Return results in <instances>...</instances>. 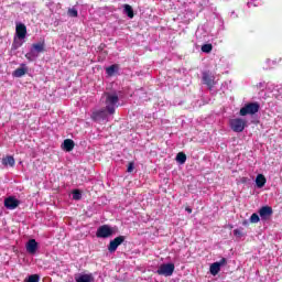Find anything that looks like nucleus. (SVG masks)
Instances as JSON below:
<instances>
[{
  "instance_id": "a878e982",
  "label": "nucleus",
  "mask_w": 282,
  "mask_h": 282,
  "mask_svg": "<svg viewBox=\"0 0 282 282\" xmlns=\"http://www.w3.org/2000/svg\"><path fill=\"white\" fill-rule=\"evenodd\" d=\"M68 17L76 19V17H78V10H76V8L68 9Z\"/></svg>"
},
{
  "instance_id": "b1692460",
  "label": "nucleus",
  "mask_w": 282,
  "mask_h": 282,
  "mask_svg": "<svg viewBox=\"0 0 282 282\" xmlns=\"http://www.w3.org/2000/svg\"><path fill=\"white\" fill-rule=\"evenodd\" d=\"M202 52L205 54H210L213 52V44H204L202 46Z\"/></svg>"
},
{
  "instance_id": "5701e85b",
  "label": "nucleus",
  "mask_w": 282,
  "mask_h": 282,
  "mask_svg": "<svg viewBox=\"0 0 282 282\" xmlns=\"http://www.w3.org/2000/svg\"><path fill=\"white\" fill-rule=\"evenodd\" d=\"M176 162H178V164H184L186 162V154L183 152H180L176 155Z\"/></svg>"
},
{
  "instance_id": "cd10ccee",
  "label": "nucleus",
  "mask_w": 282,
  "mask_h": 282,
  "mask_svg": "<svg viewBox=\"0 0 282 282\" xmlns=\"http://www.w3.org/2000/svg\"><path fill=\"white\" fill-rule=\"evenodd\" d=\"M259 221H260L259 215L258 214H252L251 217H250V223L251 224H259Z\"/></svg>"
},
{
  "instance_id": "393cba45",
  "label": "nucleus",
  "mask_w": 282,
  "mask_h": 282,
  "mask_svg": "<svg viewBox=\"0 0 282 282\" xmlns=\"http://www.w3.org/2000/svg\"><path fill=\"white\" fill-rule=\"evenodd\" d=\"M234 235L237 237V239H241V237H245L243 228L235 229Z\"/></svg>"
},
{
  "instance_id": "f257e3e1",
  "label": "nucleus",
  "mask_w": 282,
  "mask_h": 282,
  "mask_svg": "<svg viewBox=\"0 0 282 282\" xmlns=\"http://www.w3.org/2000/svg\"><path fill=\"white\" fill-rule=\"evenodd\" d=\"M106 105V109L110 116H113L116 113V108L118 107L119 98L116 93H105L101 97Z\"/></svg>"
},
{
  "instance_id": "c756f323",
  "label": "nucleus",
  "mask_w": 282,
  "mask_h": 282,
  "mask_svg": "<svg viewBox=\"0 0 282 282\" xmlns=\"http://www.w3.org/2000/svg\"><path fill=\"white\" fill-rule=\"evenodd\" d=\"M133 169H134L133 163H129V165H128V173H132Z\"/></svg>"
},
{
  "instance_id": "9b49d317",
  "label": "nucleus",
  "mask_w": 282,
  "mask_h": 282,
  "mask_svg": "<svg viewBox=\"0 0 282 282\" xmlns=\"http://www.w3.org/2000/svg\"><path fill=\"white\" fill-rule=\"evenodd\" d=\"M224 263H226V259H223L220 262H214L209 268L210 274H213V276H217V274H219V272L221 270V265H224Z\"/></svg>"
},
{
  "instance_id": "dca6fc26",
  "label": "nucleus",
  "mask_w": 282,
  "mask_h": 282,
  "mask_svg": "<svg viewBox=\"0 0 282 282\" xmlns=\"http://www.w3.org/2000/svg\"><path fill=\"white\" fill-rule=\"evenodd\" d=\"M31 50L37 55L41 54V52H45V41L33 44Z\"/></svg>"
},
{
  "instance_id": "f8f14e48",
  "label": "nucleus",
  "mask_w": 282,
  "mask_h": 282,
  "mask_svg": "<svg viewBox=\"0 0 282 282\" xmlns=\"http://www.w3.org/2000/svg\"><path fill=\"white\" fill-rule=\"evenodd\" d=\"M36 250H39V242H36L35 239H30L26 242V252H29V254H36Z\"/></svg>"
},
{
  "instance_id": "7c9ffc66",
  "label": "nucleus",
  "mask_w": 282,
  "mask_h": 282,
  "mask_svg": "<svg viewBox=\"0 0 282 282\" xmlns=\"http://www.w3.org/2000/svg\"><path fill=\"white\" fill-rule=\"evenodd\" d=\"M241 182H242V184H246L248 182V178L247 177H242Z\"/></svg>"
},
{
  "instance_id": "2f4dec72",
  "label": "nucleus",
  "mask_w": 282,
  "mask_h": 282,
  "mask_svg": "<svg viewBox=\"0 0 282 282\" xmlns=\"http://www.w3.org/2000/svg\"><path fill=\"white\" fill-rule=\"evenodd\" d=\"M185 210L189 214L193 213V209H191L189 207L185 208Z\"/></svg>"
},
{
  "instance_id": "6e6552de",
  "label": "nucleus",
  "mask_w": 282,
  "mask_h": 282,
  "mask_svg": "<svg viewBox=\"0 0 282 282\" xmlns=\"http://www.w3.org/2000/svg\"><path fill=\"white\" fill-rule=\"evenodd\" d=\"M121 243H124V236H119L111 240L108 246L109 252H116V250H118V246H121Z\"/></svg>"
},
{
  "instance_id": "20e7f679",
  "label": "nucleus",
  "mask_w": 282,
  "mask_h": 282,
  "mask_svg": "<svg viewBox=\"0 0 282 282\" xmlns=\"http://www.w3.org/2000/svg\"><path fill=\"white\" fill-rule=\"evenodd\" d=\"M109 116H111V113H109L107 109L95 110L91 113V120L95 122H109Z\"/></svg>"
},
{
  "instance_id": "7ed1b4c3",
  "label": "nucleus",
  "mask_w": 282,
  "mask_h": 282,
  "mask_svg": "<svg viewBox=\"0 0 282 282\" xmlns=\"http://www.w3.org/2000/svg\"><path fill=\"white\" fill-rule=\"evenodd\" d=\"M248 121L241 118L230 119L229 127L235 133H241L246 129Z\"/></svg>"
},
{
  "instance_id": "2eb2a0df",
  "label": "nucleus",
  "mask_w": 282,
  "mask_h": 282,
  "mask_svg": "<svg viewBox=\"0 0 282 282\" xmlns=\"http://www.w3.org/2000/svg\"><path fill=\"white\" fill-rule=\"evenodd\" d=\"M203 83L207 85V87L213 88L215 86V78L210 76L208 73H204Z\"/></svg>"
},
{
  "instance_id": "412c9836",
  "label": "nucleus",
  "mask_w": 282,
  "mask_h": 282,
  "mask_svg": "<svg viewBox=\"0 0 282 282\" xmlns=\"http://www.w3.org/2000/svg\"><path fill=\"white\" fill-rule=\"evenodd\" d=\"M25 58H28V61L32 62V61H36V58H39V54H36L34 51H31L29 53L25 54Z\"/></svg>"
},
{
  "instance_id": "f3484780",
  "label": "nucleus",
  "mask_w": 282,
  "mask_h": 282,
  "mask_svg": "<svg viewBox=\"0 0 282 282\" xmlns=\"http://www.w3.org/2000/svg\"><path fill=\"white\" fill-rule=\"evenodd\" d=\"M268 182V180L265 178V175L263 174H258L256 177V186L257 188H263V186H265V183Z\"/></svg>"
},
{
  "instance_id": "423d86ee",
  "label": "nucleus",
  "mask_w": 282,
  "mask_h": 282,
  "mask_svg": "<svg viewBox=\"0 0 282 282\" xmlns=\"http://www.w3.org/2000/svg\"><path fill=\"white\" fill-rule=\"evenodd\" d=\"M258 112L259 104L257 102L247 104L240 109V116H254Z\"/></svg>"
},
{
  "instance_id": "ddd939ff",
  "label": "nucleus",
  "mask_w": 282,
  "mask_h": 282,
  "mask_svg": "<svg viewBox=\"0 0 282 282\" xmlns=\"http://www.w3.org/2000/svg\"><path fill=\"white\" fill-rule=\"evenodd\" d=\"M76 282H94V274L91 273H80L75 276Z\"/></svg>"
},
{
  "instance_id": "bb28decb",
  "label": "nucleus",
  "mask_w": 282,
  "mask_h": 282,
  "mask_svg": "<svg viewBox=\"0 0 282 282\" xmlns=\"http://www.w3.org/2000/svg\"><path fill=\"white\" fill-rule=\"evenodd\" d=\"M82 197H83V194L80 193V191L78 189L73 191V199L78 202V199H82Z\"/></svg>"
},
{
  "instance_id": "a211bd4d",
  "label": "nucleus",
  "mask_w": 282,
  "mask_h": 282,
  "mask_svg": "<svg viewBox=\"0 0 282 282\" xmlns=\"http://www.w3.org/2000/svg\"><path fill=\"white\" fill-rule=\"evenodd\" d=\"M62 149L67 152L74 151V140H72V139L64 140V142L62 144Z\"/></svg>"
},
{
  "instance_id": "39448f33",
  "label": "nucleus",
  "mask_w": 282,
  "mask_h": 282,
  "mask_svg": "<svg viewBox=\"0 0 282 282\" xmlns=\"http://www.w3.org/2000/svg\"><path fill=\"white\" fill-rule=\"evenodd\" d=\"M173 272H175V264L173 263H163L156 270L161 276H173Z\"/></svg>"
},
{
  "instance_id": "4468645a",
  "label": "nucleus",
  "mask_w": 282,
  "mask_h": 282,
  "mask_svg": "<svg viewBox=\"0 0 282 282\" xmlns=\"http://www.w3.org/2000/svg\"><path fill=\"white\" fill-rule=\"evenodd\" d=\"M6 208H9V210H14L19 206V199L14 197L6 198L4 200Z\"/></svg>"
},
{
  "instance_id": "c85d7f7f",
  "label": "nucleus",
  "mask_w": 282,
  "mask_h": 282,
  "mask_svg": "<svg viewBox=\"0 0 282 282\" xmlns=\"http://www.w3.org/2000/svg\"><path fill=\"white\" fill-rule=\"evenodd\" d=\"M40 276L36 274L30 275L26 282H39L40 281Z\"/></svg>"
},
{
  "instance_id": "4be33fe9",
  "label": "nucleus",
  "mask_w": 282,
  "mask_h": 282,
  "mask_svg": "<svg viewBox=\"0 0 282 282\" xmlns=\"http://www.w3.org/2000/svg\"><path fill=\"white\" fill-rule=\"evenodd\" d=\"M117 72H118V65L116 64L106 68V74H108L109 76H113V74H116Z\"/></svg>"
},
{
  "instance_id": "6ab92c4d",
  "label": "nucleus",
  "mask_w": 282,
  "mask_h": 282,
  "mask_svg": "<svg viewBox=\"0 0 282 282\" xmlns=\"http://www.w3.org/2000/svg\"><path fill=\"white\" fill-rule=\"evenodd\" d=\"M2 164L3 166H14L15 161L13 156H7L4 159H2Z\"/></svg>"
},
{
  "instance_id": "1a4fd4ad",
  "label": "nucleus",
  "mask_w": 282,
  "mask_h": 282,
  "mask_svg": "<svg viewBox=\"0 0 282 282\" xmlns=\"http://www.w3.org/2000/svg\"><path fill=\"white\" fill-rule=\"evenodd\" d=\"M29 72V68H28V65L25 64H20V67L17 68L13 73H12V76L14 78H22V76H25L26 73Z\"/></svg>"
},
{
  "instance_id": "0eeeda50",
  "label": "nucleus",
  "mask_w": 282,
  "mask_h": 282,
  "mask_svg": "<svg viewBox=\"0 0 282 282\" xmlns=\"http://www.w3.org/2000/svg\"><path fill=\"white\" fill-rule=\"evenodd\" d=\"M113 232V228L109 225H102L97 229L96 237L99 239H108V237H111Z\"/></svg>"
},
{
  "instance_id": "aec40b11",
  "label": "nucleus",
  "mask_w": 282,
  "mask_h": 282,
  "mask_svg": "<svg viewBox=\"0 0 282 282\" xmlns=\"http://www.w3.org/2000/svg\"><path fill=\"white\" fill-rule=\"evenodd\" d=\"M123 12L129 17V19H133V8L129 4L123 6Z\"/></svg>"
},
{
  "instance_id": "f03ea898",
  "label": "nucleus",
  "mask_w": 282,
  "mask_h": 282,
  "mask_svg": "<svg viewBox=\"0 0 282 282\" xmlns=\"http://www.w3.org/2000/svg\"><path fill=\"white\" fill-rule=\"evenodd\" d=\"M15 34H17L18 39H14L13 44H12V48L13 50H19V47H21V45H23V43H24L23 40L28 35V28L25 26V24L17 23Z\"/></svg>"
},
{
  "instance_id": "9d476101",
  "label": "nucleus",
  "mask_w": 282,
  "mask_h": 282,
  "mask_svg": "<svg viewBox=\"0 0 282 282\" xmlns=\"http://www.w3.org/2000/svg\"><path fill=\"white\" fill-rule=\"evenodd\" d=\"M259 215H260V218L262 219V221L270 219V217L272 216V207H270V206L261 207L259 210Z\"/></svg>"
}]
</instances>
